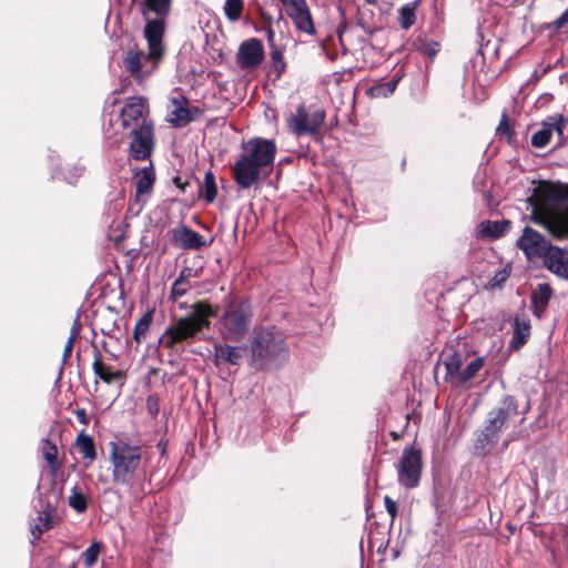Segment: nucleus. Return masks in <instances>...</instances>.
Masks as SVG:
<instances>
[{
	"instance_id": "obj_13",
	"label": "nucleus",
	"mask_w": 568,
	"mask_h": 568,
	"mask_svg": "<svg viewBox=\"0 0 568 568\" xmlns=\"http://www.w3.org/2000/svg\"><path fill=\"white\" fill-rule=\"evenodd\" d=\"M298 31L313 36L315 27L306 0H280Z\"/></svg>"
},
{
	"instance_id": "obj_6",
	"label": "nucleus",
	"mask_w": 568,
	"mask_h": 568,
	"mask_svg": "<svg viewBox=\"0 0 568 568\" xmlns=\"http://www.w3.org/2000/svg\"><path fill=\"white\" fill-rule=\"evenodd\" d=\"M142 449L125 442L110 443V462L114 484L132 488L142 463Z\"/></svg>"
},
{
	"instance_id": "obj_26",
	"label": "nucleus",
	"mask_w": 568,
	"mask_h": 568,
	"mask_svg": "<svg viewBox=\"0 0 568 568\" xmlns=\"http://www.w3.org/2000/svg\"><path fill=\"white\" fill-rule=\"evenodd\" d=\"M223 11L229 21H239L244 11V0H225Z\"/></svg>"
},
{
	"instance_id": "obj_11",
	"label": "nucleus",
	"mask_w": 568,
	"mask_h": 568,
	"mask_svg": "<svg viewBox=\"0 0 568 568\" xmlns=\"http://www.w3.org/2000/svg\"><path fill=\"white\" fill-rule=\"evenodd\" d=\"M420 453L414 448L404 449L397 468L399 484L406 488L416 487L420 479Z\"/></svg>"
},
{
	"instance_id": "obj_25",
	"label": "nucleus",
	"mask_w": 568,
	"mask_h": 568,
	"mask_svg": "<svg viewBox=\"0 0 568 568\" xmlns=\"http://www.w3.org/2000/svg\"><path fill=\"white\" fill-rule=\"evenodd\" d=\"M200 192L206 202L212 203L217 194L214 174L209 171L204 175V180L200 186Z\"/></svg>"
},
{
	"instance_id": "obj_32",
	"label": "nucleus",
	"mask_w": 568,
	"mask_h": 568,
	"mask_svg": "<svg viewBox=\"0 0 568 568\" xmlns=\"http://www.w3.org/2000/svg\"><path fill=\"white\" fill-rule=\"evenodd\" d=\"M416 20V6L405 4L399 9V24L404 30L409 29Z\"/></svg>"
},
{
	"instance_id": "obj_19",
	"label": "nucleus",
	"mask_w": 568,
	"mask_h": 568,
	"mask_svg": "<svg viewBox=\"0 0 568 568\" xmlns=\"http://www.w3.org/2000/svg\"><path fill=\"white\" fill-rule=\"evenodd\" d=\"M544 265L557 276L568 280V251L551 246L542 258Z\"/></svg>"
},
{
	"instance_id": "obj_48",
	"label": "nucleus",
	"mask_w": 568,
	"mask_h": 568,
	"mask_svg": "<svg viewBox=\"0 0 568 568\" xmlns=\"http://www.w3.org/2000/svg\"><path fill=\"white\" fill-rule=\"evenodd\" d=\"M78 416L81 417V418H84L85 417V412L83 409L79 410L78 412Z\"/></svg>"
},
{
	"instance_id": "obj_41",
	"label": "nucleus",
	"mask_w": 568,
	"mask_h": 568,
	"mask_svg": "<svg viewBox=\"0 0 568 568\" xmlns=\"http://www.w3.org/2000/svg\"><path fill=\"white\" fill-rule=\"evenodd\" d=\"M200 272L201 268L194 270L192 267L186 266L180 272L178 278L183 282H190L191 278L197 277L200 275Z\"/></svg>"
},
{
	"instance_id": "obj_49",
	"label": "nucleus",
	"mask_w": 568,
	"mask_h": 568,
	"mask_svg": "<svg viewBox=\"0 0 568 568\" xmlns=\"http://www.w3.org/2000/svg\"><path fill=\"white\" fill-rule=\"evenodd\" d=\"M367 3L373 4L376 0H365Z\"/></svg>"
},
{
	"instance_id": "obj_10",
	"label": "nucleus",
	"mask_w": 568,
	"mask_h": 568,
	"mask_svg": "<svg viewBox=\"0 0 568 568\" xmlns=\"http://www.w3.org/2000/svg\"><path fill=\"white\" fill-rule=\"evenodd\" d=\"M121 124L128 132L142 129L144 125H152L148 120V103L141 97L128 99L121 110Z\"/></svg>"
},
{
	"instance_id": "obj_36",
	"label": "nucleus",
	"mask_w": 568,
	"mask_h": 568,
	"mask_svg": "<svg viewBox=\"0 0 568 568\" xmlns=\"http://www.w3.org/2000/svg\"><path fill=\"white\" fill-rule=\"evenodd\" d=\"M79 334H80V326L78 324V321H74V324H73V326L71 328V334H70V336L68 338V342H67V344L64 346L63 362H67V359L70 357L72 348H73L74 341L77 339Z\"/></svg>"
},
{
	"instance_id": "obj_43",
	"label": "nucleus",
	"mask_w": 568,
	"mask_h": 568,
	"mask_svg": "<svg viewBox=\"0 0 568 568\" xmlns=\"http://www.w3.org/2000/svg\"><path fill=\"white\" fill-rule=\"evenodd\" d=\"M509 276V271H507L506 268H503L498 272H496V274L493 276L491 281H490V285L494 287V286H499L501 285Z\"/></svg>"
},
{
	"instance_id": "obj_31",
	"label": "nucleus",
	"mask_w": 568,
	"mask_h": 568,
	"mask_svg": "<svg viewBox=\"0 0 568 568\" xmlns=\"http://www.w3.org/2000/svg\"><path fill=\"white\" fill-rule=\"evenodd\" d=\"M69 505L79 514L84 513L88 508V499L78 486H74L71 489V494L69 496Z\"/></svg>"
},
{
	"instance_id": "obj_38",
	"label": "nucleus",
	"mask_w": 568,
	"mask_h": 568,
	"mask_svg": "<svg viewBox=\"0 0 568 568\" xmlns=\"http://www.w3.org/2000/svg\"><path fill=\"white\" fill-rule=\"evenodd\" d=\"M270 55H271V60L274 64V69L277 72V77H280L285 69L283 53L280 49L275 48L271 51Z\"/></svg>"
},
{
	"instance_id": "obj_27",
	"label": "nucleus",
	"mask_w": 568,
	"mask_h": 568,
	"mask_svg": "<svg viewBox=\"0 0 568 568\" xmlns=\"http://www.w3.org/2000/svg\"><path fill=\"white\" fill-rule=\"evenodd\" d=\"M551 297V288L548 284H539L531 295L532 304L536 308L544 310Z\"/></svg>"
},
{
	"instance_id": "obj_16",
	"label": "nucleus",
	"mask_w": 568,
	"mask_h": 568,
	"mask_svg": "<svg viewBox=\"0 0 568 568\" xmlns=\"http://www.w3.org/2000/svg\"><path fill=\"white\" fill-rule=\"evenodd\" d=\"M263 57L264 50L262 42L255 38L242 42L236 54L237 63L243 69L260 65Z\"/></svg>"
},
{
	"instance_id": "obj_3",
	"label": "nucleus",
	"mask_w": 568,
	"mask_h": 568,
	"mask_svg": "<svg viewBox=\"0 0 568 568\" xmlns=\"http://www.w3.org/2000/svg\"><path fill=\"white\" fill-rule=\"evenodd\" d=\"M532 220L554 237L568 235V185L564 194L554 186L539 189L532 204Z\"/></svg>"
},
{
	"instance_id": "obj_7",
	"label": "nucleus",
	"mask_w": 568,
	"mask_h": 568,
	"mask_svg": "<svg viewBox=\"0 0 568 568\" xmlns=\"http://www.w3.org/2000/svg\"><path fill=\"white\" fill-rule=\"evenodd\" d=\"M250 351L252 366L258 369L278 358H284L287 353L282 334L274 327L255 328L251 337Z\"/></svg>"
},
{
	"instance_id": "obj_34",
	"label": "nucleus",
	"mask_w": 568,
	"mask_h": 568,
	"mask_svg": "<svg viewBox=\"0 0 568 568\" xmlns=\"http://www.w3.org/2000/svg\"><path fill=\"white\" fill-rule=\"evenodd\" d=\"M99 552H100V544L93 542L82 554L84 565L88 568H91L97 562Z\"/></svg>"
},
{
	"instance_id": "obj_50",
	"label": "nucleus",
	"mask_w": 568,
	"mask_h": 568,
	"mask_svg": "<svg viewBox=\"0 0 568 568\" xmlns=\"http://www.w3.org/2000/svg\"><path fill=\"white\" fill-rule=\"evenodd\" d=\"M268 38L270 40L273 38V31H268Z\"/></svg>"
},
{
	"instance_id": "obj_1",
	"label": "nucleus",
	"mask_w": 568,
	"mask_h": 568,
	"mask_svg": "<svg viewBox=\"0 0 568 568\" xmlns=\"http://www.w3.org/2000/svg\"><path fill=\"white\" fill-rule=\"evenodd\" d=\"M277 149L272 140L253 138L242 144V151L232 168L235 183L250 189L265 180L273 170Z\"/></svg>"
},
{
	"instance_id": "obj_47",
	"label": "nucleus",
	"mask_w": 568,
	"mask_h": 568,
	"mask_svg": "<svg viewBox=\"0 0 568 568\" xmlns=\"http://www.w3.org/2000/svg\"><path fill=\"white\" fill-rule=\"evenodd\" d=\"M508 130H509L508 124L506 123V121H505V120H503V121L499 123V125H498V128H497V131H498V132H500V133H507V132H508Z\"/></svg>"
},
{
	"instance_id": "obj_30",
	"label": "nucleus",
	"mask_w": 568,
	"mask_h": 568,
	"mask_svg": "<svg viewBox=\"0 0 568 568\" xmlns=\"http://www.w3.org/2000/svg\"><path fill=\"white\" fill-rule=\"evenodd\" d=\"M397 83V80H392L385 83L376 84L367 90V94L372 98H387L394 93Z\"/></svg>"
},
{
	"instance_id": "obj_15",
	"label": "nucleus",
	"mask_w": 568,
	"mask_h": 568,
	"mask_svg": "<svg viewBox=\"0 0 568 568\" xmlns=\"http://www.w3.org/2000/svg\"><path fill=\"white\" fill-rule=\"evenodd\" d=\"M565 128L566 120L562 115L550 116L544 121L541 128L532 134L531 144L535 148H544L549 143L554 133H557L558 138L561 140Z\"/></svg>"
},
{
	"instance_id": "obj_22",
	"label": "nucleus",
	"mask_w": 568,
	"mask_h": 568,
	"mask_svg": "<svg viewBox=\"0 0 568 568\" xmlns=\"http://www.w3.org/2000/svg\"><path fill=\"white\" fill-rule=\"evenodd\" d=\"M530 335V323L524 317H516L514 321V333L509 346L513 349H519L526 344Z\"/></svg>"
},
{
	"instance_id": "obj_39",
	"label": "nucleus",
	"mask_w": 568,
	"mask_h": 568,
	"mask_svg": "<svg viewBox=\"0 0 568 568\" xmlns=\"http://www.w3.org/2000/svg\"><path fill=\"white\" fill-rule=\"evenodd\" d=\"M447 374L452 379L456 381L459 384V374L463 371L462 364L458 359H450L446 364Z\"/></svg>"
},
{
	"instance_id": "obj_20",
	"label": "nucleus",
	"mask_w": 568,
	"mask_h": 568,
	"mask_svg": "<svg viewBox=\"0 0 568 568\" xmlns=\"http://www.w3.org/2000/svg\"><path fill=\"white\" fill-rule=\"evenodd\" d=\"M173 241L176 246L183 250H199L206 245L200 233L185 226L173 231Z\"/></svg>"
},
{
	"instance_id": "obj_46",
	"label": "nucleus",
	"mask_w": 568,
	"mask_h": 568,
	"mask_svg": "<svg viewBox=\"0 0 568 568\" xmlns=\"http://www.w3.org/2000/svg\"><path fill=\"white\" fill-rule=\"evenodd\" d=\"M424 51L429 57H433L438 52V44L437 43L430 44V45L426 47Z\"/></svg>"
},
{
	"instance_id": "obj_40",
	"label": "nucleus",
	"mask_w": 568,
	"mask_h": 568,
	"mask_svg": "<svg viewBox=\"0 0 568 568\" xmlns=\"http://www.w3.org/2000/svg\"><path fill=\"white\" fill-rule=\"evenodd\" d=\"M57 454H58V450H57V447L54 445H50L47 449H44L43 452V456H44V459L47 460V463L55 468L58 467V464H57Z\"/></svg>"
},
{
	"instance_id": "obj_33",
	"label": "nucleus",
	"mask_w": 568,
	"mask_h": 568,
	"mask_svg": "<svg viewBox=\"0 0 568 568\" xmlns=\"http://www.w3.org/2000/svg\"><path fill=\"white\" fill-rule=\"evenodd\" d=\"M151 322H152V313L151 312L144 314L138 321V323L134 326V331H133L134 339L136 342H141V339L144 337V335L146 334V332L150 328Z\"/></svg>"
},
{
	"instance_id": "obj_8",
	"label": "nucleus",
	"mask_w": 568,
	"mask_h": 568,
	"mask_svg": "<svg viewBox=\"0 0 568 568\" xmlns=\"http://www.w3.org/2000/svg\"><path fill=\"white\" fill-rule=\"evenodd\" d=\"M517 415V403L514 397L505 396L499 406L491 409L485 425L476 439V449L486 454L497 443L499 434L506 427L509 418Z\"/></svg>"
},
{
	"instance_id": "obj_18",
	"label": "nucleus",
	"mask_w": 568,
	"mask_h": 568,
	"mask_svg": "<svg viewBox=\"0 0 568 568\" xmlns=\"http://www.w3.org/2000/svg\"><path fill=\"white\" fill-rule=\"evenodd\" d=\"M172 0H143L141 2L142 16L145 23L160 21L165 32V19L170 14Z\"/></svg>"
},
{
	"instance_id": "obj_35",
	"label": "nucleus",
	"mask_w": 568,
	"mask_h": 568,
	"mask_svg": "<svg viewBox=\"0 0 568 568\" xmlns=\"http://www.w3.org/2000/svg\"><path fill=\"white\" fill-rule=\"evenodd\" d=\"M50 528V521L48 517L39 516L37 520L31 525V534L34 539H39L41 535Z\"/></svg>"
},
{
	"instance_id": "obj_44",
	"label": "nucleus",
	"mask_w": 568,
	"mask_h": 568,
	"mask_svg": "<svg viewBox=\"0 0 568 568\" xmlns=\"http://www.w3.org/2000/svg\"><path fill=\"white\" fill-rule=\"evenodd\" d=\"M384 504L393 523L395 517L397 516V504L389 496L384 497Z\"/></svg>"
},
{
	"instance_id": "obj_37",
	"label": "nucleus",
	"mask_w": 568,
	"mask_h": 568,
	"mask_svg": "<svg viewBox=\"0 0 568 568\" xmlns=\"http://www.w3.org/2000/svg\"><path fill=\"white\" fill-rule=\"evenodd\" d=\"M191 287L190 282H183L176 278L171 288V298L176 301L179 297L185 295Z\"/></svg>"
},
{
	"instance_id": "obj_28",
	"label": "nucleus",
	"mask_w": 568,
	"mask_h": 568,
	"mask_svg": "<svg viewBox=\"0 0 568 568\" xmlns=\"http://www.w3.org/2000/svg\"><path fill=\"white\" fill-rule=\"evenodd\" d=\"M77 446L79 453L82 454L83 458H88L90 462L94 460L95 447L93 439L89 435H79L77 438Z\"/></svg>"
},
{
	"instance_id": "obj_23",
	"label": "nucleus",
	"mask_w": 568,
	"mask_h": 568,
	"mask_svg": "<svg viewBox=\"0 0 568 568\" xmlns=\"http://www.w3.org/2000/svg\"><path fill=\"white\" fill-rule=\"evenodd\" d=\"M93 371L94 374L102 379L103 382L110 384L114 381H118L122 377V373L120 371H112V368L108 365H105L101 358L100 355L95 356V359L93 362Z\"/></svg>"
},
{
	"instance_id": "obj_4",
	"label": "nucleus",
	"mask_w": 568,
	"mask_h": 568,
	"mask_svg": "<svg viewBox=\"0 0 568 568\" xmlns=\"http://www.w3.org/2000/svg\"><path fill=\"white\" fill-rule=\"evenodd\" d=\"M216 316V312L206 302H197L192 305L191 312L178 318L170 325L160 338V343L168 348L176 344L193 339L203 329L210 327V320Z\"/></svg>"
},
{
	"instance_id": "obj_14",
	"label": "nucleus",
	"mask_w": 568,
	"mask_h": 568,
	"mask_svg": "<svg viewBox=\"0 0 568 568\" xmlns=\"http://www.w3.org/2000/svg\"><path fill=\"white\" fill-rule=\"evenodd\" d=\"M133 139L130 143L131 154L135 160L148 159L153 149V125H144L142 129L128 132Z\"/></svg>"
},
{
	"instance_id": "obj_21",
	"label": "nucleus",
	"mask_w": 568,
	"mask_h": 568,
	"mask_svg": "<svg viewBox=\"0 0 568 568\" xmlns=\"http://www.w3.org/2000/svg\"><path fill=\"white\" fill-rule=\"evenodd\" d=\"M135 184V200L141 201L143 196L150 194L153 182L154 174L152 168H144L141 171L136 172L133 178Z\"/></svg>"
},
{
	"instance_id": "obj_9",
	"label": "nucleus",
	"mask_w": 568,
	"mask_h": 568,
	"mask_svg": "<svg viewBox=\"0 0 568 568\" xmlns=\"http://www.w3.org/2000/svg\"><path fill=\"white\" fill-rule=\"evenodd\" d=\"M325 111L317 109L308 112L306 108L301 104L297 106L296 112L287 118V126L291 132L296 136L315 135L320 132L325 122Z\"/></svg>"
},
{
	"instance_id": "obj_2",
	"label": "nucleus",
	"mask_w": 568,
	"mask_h": 568,
	"mask_svg": "<svg viewBox=\"0 0 568 568\" xmlns=\"http://www.w3.org/2000/svg\"><path fill=\"white\" fill-rule=\"evenodd\" d=\"M143 34L146 40L148 51L133 45L126 50L123 57V65L133 79L142 83L159 68L164 53L163 27L160 21L145 23Z\"/></svg>"
},
{
	"instance_id": "obj_5",
	"label": "nucleus",
	"mask_w": 568,
	"mask_h": 568,
	"mask_svg": "<svg viewBox=\"0 0 568 568\" xmlns=\"http://www.w3.org/2000/svg\"><path fill=\"white\" fill-rule=\"evenodd\" d=\"M253 310L246 300H233L217 320V331L226 342L243 341L252 326Z\"/></svg>"
},
{
	"instance_id": "obj_24",
	"label": "nucleus",
	"mask_w": 568,
	"mask_h": 568,
	"mask_svg": "<svg viewBox=\"0 0 568 568\" xmlns=\"http://www.w3.org/2000/svg\"><path fill=\"white\" fill-rule=\"evenodd\" d=\"M174 109L171 112L170 122L174 126H181L184 123H187L193 120L192 111L187 109L183 103L174 100Z\"/></svg>"
},
{
	"instance_id": "obj_29",
	"label": "nucleus",
	"mask_w": 568,
	"mask_h": 568,
	"mask_svg": "<svg viewBox=\"0 0 568 568\" xmlns=\"http://www.w3.org/2000/svg\"><path fill=\"white\" fill-rule=\"evenodd\" d=\"M484 358L476 357L469 362L459 374V384H465L476 376V374L483 368Z\"/></svg>"
},
{
	"instance_id": "obj_12",
	"label": "nucleus",
	"mask_w": 568,
	"mask_h": 568,
	"mask_svg": "<svg viewBox=\"0 0 568 568\" xmlns=\"http://www.w3.org/2000/svg\"><path fill=\"white\" fill-rule=\"evenodd\" d=\"M517 246L529 261H534L535 258L542 260L552 245L540 233L526 226L521 236L517 240Z\"/></svg>"
},
{
	"instance_id": "obj_45",
	"label": "nucleus",
	"mask_w": 568,
	"mask_h": 568,
	"mask_svg": "<svg viewBox=\"0 0 568 568\" xmlns=\"http://www.w3.org/2000/svg\"><path fill=\"white\" fill-rule=\"evenodd\" d=\"M568 24V8L552 22L556 29H560Z\"/></svg>"
},
{
	"instance_id": "obj_17",
	"label": "nucleus",
	"mask_w": 568,
	"mask_h": 568,
	"mask_svg": "<svg viewBox=\"0 0 568 568\" xmlns=\"http://www.w3.org/2000/svg\"><path fill=\"white\" fill-rule=\"evenodd\" d=\"M245 352L246 346L215 343L213 346V361L216 366L226 364L240 366Z\"/></svg>"
},
{
	"instance_id": "obj_42",
	"label": "nucleus",
	"mask_w": 568,
	"mask_h": 568,
	"mask_svg": "<svg viewBox=\"0 0 568 568\" xmlns=\"http://www.w3.org/2000/svg\"><path fill=\"white\" fill-rule=\"evenodd\" d=\"M508 223H499V222H494V223H489L488 224V233L494 236V237H498L500 235H503L504 231H505V227L507 226Z\"/></svg>"
}]
</instances>
